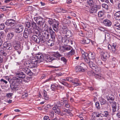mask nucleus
Here are the masks:
<instances>
[{"instance_id":"1","label":"nucleus","mask_w":120,"mask_h":120,"mask_svg":"<svg viewBox=\"0 0 120 120\" xmlns=\"http://www.w3.org/2000/svg\"><path fill=\"white\" fill-rule=\"evenodd\" d=\"M40 38L41 42L44 43L46 41V39H49L50 37V35L48 31H41L39 34L38 35Z\"/></svg>"},{"instance_id":"2","label":"nucleus","mask_w":120,"mask_h":120,"mask_svg":"<svg viewBox=\"0 0 120 120\" xmlns=\"http://www.w3.org/2000/svg\"><path fill=\"white\" fill-rule=\"evenodd\" d=\"M8 81L10 84L11 88L13 90H17L18 89V86L15 84V82L13 81L12 80H10L8 79Z\"/></svg>"},{"instance_id":"3","label":"nucleus","mask_w":120,"mask_h":120,"mask_svg":"<svg viewBox=\"0 0 120 120\" xmlns=\"http://www.w3.org/2000/svg\"><path fill=\"white\" fill-rule=\"evenodd\" d=\"M100 54L101 59L102 60L105 61L110 56L109 53L105 51L101 52Z\"/></svg>"},{"instance_id":"4","label":"nucleus","mask_w":120,"mask_h":120,"mask_svg":"<svg viewBox=\"0 0 120 120\" xmlns=\"http://www.w3.org/2000/svg\"><path fill=\"white\" fill-rule=\"evenodd\" d=\"M14 28L15 31L16 33H19L23 31L24 29V27L22 25L19 24L15 26Z\"/></svg>"},{"instance_id":"5","label":"nucleus","mask_w":120,"mask_h":120,"mask_svg":"<svg viewBox=\"0 0 120 120\" xmlns=\"http://www.w3.org/2000/svg\"><path fill=\"white\" fill-rule=\"evenodd\" d=\"M38 24L41 26H43L44 24V21L43 19L40 17H37L34 18Z\"/></svg>"},{"instance_id":"6","label":"nucleus","mask_w":120,"mask_h":120,"mask_svg":"<svg viewBox=\"0 0 120 120\" xmlns=\"http://www.w3.org/2000/svg\"><path fill=\"white\" fill-rule=\"evenodd\" d=\"M62 105V104H60V105L59 104L57 106H54L52 108L53 110H54V112L56 113L61 116L64 115V114L63 113L61 112L60 109L59 108H58L57 106H60Z\"/></svg>"},{"instance_id":"7","label":"nucleus","mask_w":120,"mask_h":120,"mask_svg":"<svg viewBox=\"0 0 120 120\" xmlns=\"http://www.w3.org/2000/svg\"><path fill=\"white\" fill-rule=\"evenodd\" d=\"M101 8V6L100 5H95L92 7L90 10V13H96L98 9Z\"/></svg>"},{"instance_id":"8","label":"nucleus","mask_w":120,"mask_h":120,"mask_svg":"<svg viewBox=\"0 0 120 120\" xmlns=\"http://www.w3.org/2000/svg\"><path fill=\"white\" fill-rule=\"evenodd\" d=\"M35 58L37 60V61L38 63L44 60L43 56L41 53H38L36 54Z\"/></svg>"},{"instance_id":"9","label":"nucleus","mask_w":120,"mask_h":120,"mask_svg":"<svg viewBox=\"0 0 120 120\" xmlns=\"http://www.w3.org/2000/svg\"><path fill=\"white\" fill-rule=\"evenodd\" d=\"M85 61L88 64L90 67L93 69H94V68L95 67H97V66L90 60H88V59H85Z\"/></svg>"},{"instance_id":"10","label":"nucleus","mask_w":120,"mask_h":120,"mask_svg":"<svg viewBox=\"0 0 120 120\" xmlns=\"http://www.w3.org/2000/svg\"><path fill=\"white\" fill-rule=\"evenodd\" d=\"M15 23V21L13 19L7 20L5 22V24L8 26H10L11 27L14 26Z\"/></svg>"},{"instance_id":"11","label":"nucleus","mask_w":120,"mask_h":120,"mask_svg":"<svg viewBox=\"0 0 120 120\" xmlns=\"http://www.w3.org/2000/svg\"><path fill=\"white\" fill-rule=\"evenodd\" d=\"M31 39L35 42L39 43L41 42L40 38L36 35H33L31 37Z\"/></svg>"},{"instance_id":"12","label":"nucleus","mask_w":120,"mask_h":120,"mask_svg":"<svg viewBox=\"0 0 120 120\" xmlns=\"http://www.w3.org/2000/svg\"><path fill=\"white\" fill-rule=\"evenodd\" d=\"M59 25L58 21L56 20L55 21V22L53 24V25H52L53 29L56 32H57L58 31Z\"/></svg>"},{"instance_id":"13","label":"nucleus","mask_w":120,"mask_h":120,"mask_svg":"<svg viewBox=\"0 0 120 120\" xmlns=\"http://www.w3.org/2000/svg\"><path fill=\"white\" fill-rule=\"evenodd\" d=\"M3 48H6L7 49L11 50L12 48L11 44L10 43L5 42L3 45Z\"/></svg>"},{"instance_id":"14","label":"nucleus","mask_w":120,"mask_h":120,"mask_svg":"<svg viewBox=\"0 0 120 120\" xmlns=\"http://www.w3.org/2000/svg\"><path fill=\"white\" fill-rule=\"evenodd\" d=\"M23 71L27 74L30 75H33V73L30 70L26 67L24 68H23Z\"/></svg>"},{"instance_id":"15","label":"nucleus","mask_w":120,"mask_h":120,"mask_svg":"<svg viewBox=\"0 0 120 120\" xmlns=\"http://www.w3.org/2000/svg\"><path fill=\"white\" fill-rule=\"evenodd\" d=\"M88 56L89 59H88L90 60V59L93 60H94L95 59V54L94 53L90 52L88 54Z\"/></svg>"},{"instance_id":"16","label":"nucleus","mask_w":120,"mask_h":120,"mask_svg":"<svg viewBox=\"0 0 120 120\" xmlns=\"http://www.w3.org/2000/svg\"><path fill=\"white\" fill-rule=\"evenodd\" d=\"M14 42L15 43V44H14L13 45V47L15 49L17 50H21V48L20 46V45L19 44V42H16V41H14Z\"/></svg>"},{"instance_id":"17","label":"nucleus","mask_w":120,"mask_h":120,"mask_svg":"<svg viewBox=\"0 0 120 120\" xmlns=\"http://www.w3.org/2000/svg\"><path fill=\"white\" fill-rule=\"evenodd\" d=\"M15 74L16 76L20 78L23 79L25 77V74L22 72L16 73Z\"/></svg>"},{"instance_id":"18","label":"nucleus","mask_w":120,"mask_h":120,"mask_svg":"<svg viewBox=\"0 0 120 120\" xmlns=\"http://www.w3.org/2000/svg\"><path fill=\"white\" fill-rule=\"evenodd\" d=\"M75 71L77 72L79 71L83 72L85 71V69L82 67L79 66L76 67L75 68Z\"/></svg>"},{"instance_id":"19","label":"nucleus","mask_w":120,"mask_h":120,"mask_svg":"<svg viewBox=\"0 0 120 120\" xmlns=\"http://www.w3.org/2000/svg\"><path fill=\"white\" fill-rule=\"evenodd\" d=\"M45 58L46 59L47 61L49 62H51L52 61V60L55 59L54 58L48 55H45Z\"/></svg>"},{"instance_id":"20","label":"nucleus","mask_w":120,"mask_h":120,"mask_svg":"<svg viewBox=\"0 0 120 120\" xmlns=\"http://www.w3.org/2000/svg\"><path fill=\"white\" fill-rule=\"evenodd\" d=\"M103 23L105 25L108 26H110L112 24V23L111 22L107 19L105 20L104 21Z\"/></svg>"},{"instance_id":"21","label":"nucleus","mask_w":120,"mask_h":120,"mask_svg":"<svg viewBox=\"0 0 120 120\" xmlns=\"http://www.w3.org/2000/svg\"><path fill=\"white\" fill-rule=\"evenodd\" d=\"M80 51L82 54V57L85 60L86 59H88L86 57L88 56V53L85 52L82 49H81Z\"/></svg>"},{"instance_id":"22","label":"nucleus","mask_w":120,"mask_h":120,"mask_svg":"<svg viewBox=\"0 0 120 120\" xmlns=\"http://www.w3.org/2000/svg\"><path fill=\"white\" fill-rule=\"evenodd\" d=\"M114 18L117 20H120V11H118L115 13Z\"/></svg>"},{"instance_id":"23","label":"nucleus","mask_w":120,"mask_h":120,"mask_svg":"<svg viewBox=\"0 0 120 120\" xmlns=\"http://www.w3.org/2000/svg\"><path fill=\"white\" fill-rule=\"evenodd\" d=\"M90 42L89 39L87 38H85L82 39L81 41V43L83 44H88Z\"/></svg>"},{"instance_id":"24","label":"nucleus","mask_w":120,"mask_h":120,"mask_svg":"<svg viewBox=\"0 0 120 120\" xmlns=\"http://www.w3.org/2000/svg\"><path fill=\"white\" fill-rule=\"evenodd\" d=\"M29 33L28 30L27 29L25 30L23 33V36L25 38H27L28 37Z\"/></svg>"},{"instance_id":"25","label":"nucleus","mask_w":120,"mask_h":120,"mask_svg":"<svg viewBox=\"0 0 120 120\" xmlns=\"http://www.w3.org/2000/svg\"><path fill=\"white\" fill-rule=\"evenodd\" d=\"M30 65L28 66V67L30 68H35L37 65V62L35 61L32 62H30Z\"/></svg>"},{"instance_id":"26","label":"nucleus","mask_w":120,"mask_h":120,"mask_svg":"<svg viewBox=\"0 0 120 120\" xmlns=\"http://www.w3.org/2000/svg\"><path fill=\"white\" fill-rule=\"evenodd\" d=\"M75 50L72 48L71 49V51L70 52L67 53L66 54L67 56H71L74 54L75 53Z\"/></svg>"},{"instance_id":"27","label":"nucleus","mask_w":120,"mask_h":120,"mask_svg":"<svg viewBox=\"0 0 120 120\" xmlns=\"http://www.w3.org/2000/svg\"><path fill=\"white\" fill-rule=\"evenodd\" d=\"M99 101L101 104V105L105 104L106 103V100L103 98H100Z\"/></svg>"},{"instance_id":"28","label":"nucleus","mask_w":120,"mask_h":120,"mask_svg":"<svg viewBox=\"0 0 120 120\" xmlns=\"http://www.w3.org/2000/svg\"><path fill=\"white\" fill-rule=\"evenodd\" d=\"M53 55L54 57L58 58L62 56V55L59 53L58 52H54L53 54Z\"/></svg>"},{"instance_id":"29","label":"nucleus","mask_w":120,"mask_h":120,"mask_svg":"<svg viewBox=\"0 0 120 120\" xmlns=\"http://www.w3.org/2000/svg\"><path fill=\"white\" fill-rule=\"evenodd\" d=\"M112 111L113 112H115L116 108V102H113L112 105Z\"/></svg>"},{"instance_id":"30","label":"nucleus","mask_w":120,"mask_h":120,"mask_svg":"<svg viewBox=\"0 0 120 120\" xmlns=\"http://www.w3.org/2000/svg\"><path fill=\"white\" fill-rule=\"evenodd\" d=\"M62 49H63L64 50L66 51H69L71 50L72 47L70 46H68L67 47H64V46H62L61 47Z\"/></svg>"},{"instance_id":"31","label":"nucleus","mask_w":120,"mask_h":120,"mask_svg":"<svg viewBox=\"0 0 120 120\" xmlns=\"http://www.w3.org/2000/svg\"><path fill=\"white\" fill-rule=\"evenodd\" d=\"M31 25L33 29H39V27L37 26L36 24L34 22L32 23Z\"/></svg>"},{"instance_id":"32","label":"nucleus","mask_w":120,"mask_h":120,"mask_svg":"<svg viewBox=\"0 0 120 120\" xmlns=\"http://www.w3.org/2000/svg\"><path fill=\"white\" fill-rule=\"evenodd\" d=\"M47 44L49 46H51L54 45L53 41L50 40H49L47 43Z\"/></svg>"},{"instance_id":"33","label":"nucleus","mask_w":120,"mask_h":120,"mask_svg":"<svg viewBox=\"0 0 120 120\" xmlns=\"http://www.w3.org/2000/svg\"><path fill=\"white\" fill-rule=\"evenodd\" d=\"M107 99H111L112 100H114V97L113 95L112 94H109L107 96Z\"/></svg>"},{"instance_id":"34","label":"nucleus","mask_w":120,"mask_h":120,"mask_svg":"<svg viewBox=\"0 0 120 120\" xmlns=\"http://www.w3.org/2000/svg\"><path fill=\"white\" fill-rule=\"evenodd\" d=\"M62 41L63 42L68 43V40L67 39L66 37H62Z\"/></svg>"},{"instance_id":"35","label":"nucleus","mask_w":120,"mask_h":120,"mask_svg":"<svg viewBox=\"0 0 120 120\" xmlns=\"http://www.w3.org/2000/svg\"><path fill=\"white\" fill-rule=\"evenodd\" d=\"M14 36V34L13 32L9 33L7 35V37L9 39H11Z\"/></svg>"},{"instance_id":"36","label":"nucleus","mask_w":120,"mask_h":120,"mask_svg":"<svg viewBox=\"0 0 120 120\" xmlns=\"http://www.w3.org/2000/svg\"><path fill=\"white\" fill-rule=\"evenodd\" d=\"M94 76L97 79H102L103 78L102 75L100 74H95Z\"/></svg>"},{"instance_id":"37","label":"nucleus","mask_w":120,"mask_h":120,"mask_svg":"<svg viewBox=\"0 0 120 120\" xmlns=\"http://www.w3.org/2000/svg\"><path fill=\"white\" fill-rule=\"evenodd\" d=\"M34 30L33 32L34 34H39L41 32V31H40L39 30V29H35Z\"/></svg>"},{"instance_id":"38","label":"nucleus","mask_w":120,"mask_h":120,"mask_svg":"<svg viewBox=\"0 0 120 120\" xmlns=\"http://www.w3.org/2000/svg\"><path fill=\"white\" fill-rule=\"evenodd\" d=\"M51 36L52 38H55V33L53 31L51 30L50 32Z\"/></svg>"},{"instance_id":"39","label":"nucleus","mask_w":120,"mask_h":120,"mask_svg":"<svg viewBox=\"0 0 120 120\" xmlns=\"http://www.w3.org/2000/svg\"><path fill=\"white\" fill-rule=\"evenodd\" d=\"M56 21L55 20H54L53 21L52 19H49L48 21V22L49 23L50 25L53 24L55 22V21Z\"/></svg>"},{"instance_id":"40","label":"nucleus","mask_w":120,"mask_h":120,"mask_svg":"<svg viewBox=\"0 0 120 120\" xmlns=\"http://www.w3.org/2000/svg\"><path fill=\"white\" fill-rule=\"evenodd\" d=\"M94 60L95 62L98 65H100L101 64L102 62L100 60L97 58L96 59H95Z\"/></svg>"},{"instance_id":"41","label":"nucleus","mask_w":120,"mask_h":120,"mask_svg":"<svg viewBox=\"0 0 120 120\" xmlns=\"http://www.w3.org/2000/svg\"><path fill=\"white\" fill-rule=\"evenodd\" d=\"M44 96L45 98V99L46 100H48L49 98L48 96L47 95V92L45 90L44 91Z\"/></svg>"},{"instance_id":"42","label":"nucleus","mask_w":120,"mask_h":120,"mask_svg":"<svg viewBox=\"0 0 120 120\" xmlns=\"http://www.w3.org/2000/svg\"><path fill=\"white\" fill-rule=\"evenodd\" d=\"M102 7L108 10L109 8V6L107 4H102Z\"/></svg>"},{"instance_id":"43","label":"nucleus","mask_w":120,"mask_h":120,"mask_svg":"<svg viewBox=\"0 0 120 120\" xmlns=\"http://www.w3.org/2000/svg\"><path fill=\"white\" fill-rule=\"evenodd\" d=\"M114 26V27L116 29L120 30V24L117 23L115 24Z\"/></svg>"},{"instance_id":"44","label":"nucleus","mask_w":120,"mask_h":120,"mask_svg":"<svg viewBox=\"0 0 120 120\" xmlns=\"http://www.w3.org/2000/svg\"><path fill=\"white\" fill-rule=\"evenodd\" d=\"M87 3L90 6H92L94 4V2L93 0H88L87 1Z\"/></svg>"},{"instance_id":"45","label":"nucleus","mask_w":120,"mask_h":120,"mask_svg":"<svg viewBox=\"0 0 120 120\" xmlns=\"http://www.w3.org/2000/svg\"><path fill=\"white\" fill-rule=\"evenodd\" d=\"M63 101L64 102V103H65V107L67 108H68L70 107V105L68 103H67V101L64 100V101Z\"/></svg>"},{"instance_id":"46","label":"nucleus","mask_w":120,"mask_h":120,"mask_svg":"<svg viewBox=\"0 0 120 120\" xmlns=\"http://www.w3.org/2000/svg\"><path fill=\"white\" fill-rule=\"evenodd\" d=\"M104 114L103 116L105 117H108L109 115V113L107 111L104 112Z\"/></svg>"},{"instance_id":"47","label":"nucleus","mask_w":120,"mask_h":120,"mask_svg":"<svg viewBox=\"0 0 120 120\" xmlns=\"http://www.w3.org/2000/svg\"><path fill=\"white\" fill-rule=\"evenodd\" d=\"M104 14V11H100L98 13V15L99 17H101Z\"/></svg>"},{"instance_id":"48","label":"nucleus","mask_w":120,"mask_h":120,"mask_svg":"<svg viewBox=\"0 0 120 120\" xmlns=\"http://www.w3.org/2000/svg\"><path fill=\"white\" fill-rule=\"evenodd\" d=\"M51 89L53 91L56 90V86H55V84H54L53 85H51Z\"/></svg>"},{"instance_id":"49","label":"nucleus","mask_w":120,"mask_h":120,"mask_svg":"<svg viewBox=\"0 0 120 120\" xmlns=\"http://www.w3.org/2000/svg\"><path fill=\"white\" fill-rule=\"evenodd\" d=\"M96 107L98 109H99L100 108V104L98 102H96L95 104Z\"/></svg>"},{"instance_id":"50","label":"nucleus","mask_w":120,"mask_h":120,"mask_svg":"<svg viewBox=\"0 0 120 120\" xmlns=\"http://www.w3.org/2000/svg\"><path fill=\"white\" fill-rule=\"evenodd\" d=\"M62 28L64 32L68 30L67 27L65 26H63L62 27Z\"/></svg>"},{"instance_id":"51","label":"nucleus","mask_w":120,"mask_h":120,"mask_svg":"<svg viewBox=\"0 0 120 120\" xmlns=\"http://www.w3.org/2000/svg\"><path fill=\"white\" fill-rule=\"evenodd\" d=\"M25 26L28 28H30L31 26V23L29 22H27L25 23Z\"/></svg>"},{"instance_id":"52","label":"nucleus","mask_w":120,"mask_h":120,"mask_svg":"<svg viewBox=\"0 0 120 120\" xmlns=\"http://www.w3.org/2000/svg\"><path fill=\"white\" fill-rule=\"evenodd\" d=\"M28 95V94L27 93H24L22 94V98H24L26 97Z\"/></svg>"},{"instance_id":"53","label":"nucleus","mask_w":120,"mask_h":120,"mask_svg":"<svg viewBox=\"0 0 120 120\" xmlns=\"http://www.w3.org/2000/svg\"><path fill=\"white\" fill-rule=\"evenodd\" d=\"M94 69H93L96 72L100 71V68L99 67H98L97 66V67H95L94 68Z\"/></svg>"},{"instance_id":"54","label":"nucleus","mask_w":120,"mask_h":120,"mask_svg":"<svg viewBox=\"0 0 120 120\" xmlns=\"http://www.w3.org/2000/svg\"><path fill=\"white\" fill-rule=\"evenodd\" d=\"M66 35L68 36L70 35H71V32L69 30H67L65 32Z\"/></svg>"},{"instance_id":"55","label":"nucleus","mask_w":120,"mask_h":120,"mask_svg":"<svg viewBox=\"0 0 120 120\" xmlns=\"http://www.w3.org/2000/svg\"><path fill=\"white\" fill-rule=\"evenodd\" d=\"M33 0H27L25 1V3L27 4H30L33 2Z\"/></svg>"},{"instance_id":"56","label":"nucleus","mask_w":120,"mask_h":120,"mask_svg":"<svg viewBox=\"0 0 120 120\" xmlns=\"http://www.w3.org/2000/svg\"><path fill=\"white\" fill-rule=\"evenodd\" d=\"M64 80L65 81L67 80L69 81L70 82H73L72 81H73V79L71 78H67L66 79Z\"/></svg>"},{"instance_id":"57","label":"nucleus","mask_w":120,"mask_h":120,"mask_svg":"<svg viewBox=\"0 0 120 120\" xmlns=\"http://www.w3.org/2000/svg\"><path fill=\"white\" fill-rule=\"evenodd\" d=\"M5 26L4 24H2L0 25V30H3Z\"/></svg>"},{"instance_id":"58","label":"nucleus","mask_w":120,"mask_h":120,"mask_svg":"<svg viewBox=\"0 0 120 120\" xmlns=\"http://www.w3.org/2000/svg\"><path fill=\"white\" fill-rule=\"evenodd\" d=\"M0 53L2 55L4 56H6L7 55L6 53L3 50H1V51Z\"/></svg>"},{"instance_id":"59","label":"nucleus","mask_w":120,"mask_h":120,"mask_svg":"<svg viewBox=\"0 0 120 120\" xmlns=\"http://www.w3.org/2000/svg\"><path fill=\"white\" fill-rule=\"evenodd\" d=\"M61 61H63L65 63H66L67 62L66 59L64 57H61Z\"/></svg>"},{"instance_id":"60","label":"nucleus","mask_w":120,"mask_h":120,"mask_svg":"<svg viewBox=\"0 0 120 120\" xmlns=\"http://www.w3.org/2000/svg\"><path fill=\"white\" fill-rule=\"evenodd\" d=\"M12 95L13 94L12 93H9L8 94H7V96L8 98H11V97H12Z\"/></svg>"},{"instance_id":"61","label":"nucleus","mask_w":120,"mask_h":120,"mask_svg":"<svg viewBox=\"0 0 120 120\" xmlns=\"http://www.w3.org/2000/svg\"><path fill=\"white\" fill-rule=\"evenodd\" d=\"M44 27H45V30L46 31H48L49 28V27H48V26L45 24L44 25Z\"/></svg>"},{"instance_id":"62","label":"nucleus","mask_w":120,"mask_h":120,"mask_svg":"<svg viewBox=\"0 0 120 120\" xmlns=\"http://www.w3.org/2000/svg\"><path fill=\"white\" fill-rule=\"evenodd\" d=\"M31 62L30 61H27L25 63V64H26V66L28 67V66L30 65V63Z\"/></svg>"},{"instance_id":"63","label":"nucleus","mask_w":120,"mask_h":120,"mask_svg":"<svg viewBox=\"0 0 120 120\" xmlns=\"http://www.w3.org/2000/svg\"><path fill=\"white\" fill-rule=\"evenodd\" d=\"M107 100L108 102L110 104H111L112 103L113 104V102H115L114 101V100H111V99H107Z\"/></svg>"},{"instance_id":"64","label":"nucleus","mask_w":120,"mask_h":120,"mask_svg":"<svg viewBox=\"0 0 120 120\" xmlns=\"http://www.w3.org/2000/svg\"><path fill=\"white\" fill-rule=\"evenodd\" d=\"M3 56L0 55V63H2L3 60Z\"/></svg>"}]
</instances>
